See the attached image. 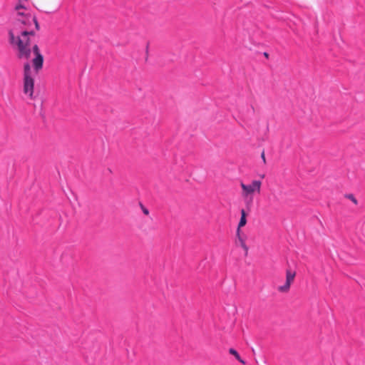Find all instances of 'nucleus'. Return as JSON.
Masks as SVG:
<instances>
[{
    "instance_id": "1",
    "label": "nucleus",
    "mask_w": 365,
    "mask_h": 365,
    "mask_svg": "<svg viewBox=\"0 0 365 365\" xmlns=\"http://www.w3.org/2000/svg\"><path fill=\"white\" fill-rule=\"evenodd\" d=\"M10 44L16 46L18 48L17 57L19 59H29L31 57V41L29 36L21 38L20 36H14L13 31L10 32Z\"/></svg>"
},
{
    "instance_id": "2",
    "label": "nucleus",
    "mask_w": 365,
    "mask_h": 365,
    "mask_svg": "<svg viewBox=\"0 0 365 365\" xmlns=\"http://www.w3.org/2000/svg\"><path fill=\"white\" fill-rule=\"evenodd\" d=\"M34 79L31 76V65L26 62L24 65V93L28 95L30 99H34Z\"/></svg>"
},
{
    "instance_id": "3",
    "label": "nucleus",
    "mask_w": 365,
    "mask_h": 365,
    "mask_svg": "<svg viewBox=\"0 0 365 365\" xmlns=\"http://www.w3.org/2000/svg\"><path fill=\"white\" fill-rule=\"evenodd\" d=\"M32 51L35 55V57L32 60V64L34 71L36 73L42 69L43 65V56L40 52L39 47L37 44H35L32 47Z\"/></svg>"
},
{
    "instance_id": "4",
    "label": "nucleus",
    "mask_w": 365,
    "mask_h": 365,
    "mask_svg": "<svg viewBox=\"0 0 365 365\" xmlns=\"http://www.w3.org/2000/svg\"><path fill=\"white\" fill-rule=\"evenodd\" d=\"M240 185L243 191V195L247 196L255 191L259 193L262 182L260 180H253L250 185H245L241 182Z\"/></svg>"
},
{
    "instance_id": "5",
    "label": "nucleus",
    "mask_w": 365,
    "mask_h": 365,
    "mask_svg": "<svg viewBox=\"0 0 365 365\" xmlns=\"http://www.w3.org/2000/svg\"><path fill=\"white\" fill-rule=\"evenodd\" d=\"M295 276V271H292L291 269H287L286 270V282L284 285L278 287V291L283 293L287 292L290 289L291 284L293 282Z\"/></svg>"
},
{
    "instance_id": "6",
    "label": "nucleus",
    "mask_w": 365,
    "mask_h": 365,
    "mask_svg": "<svg viewBox=\"0 0 365 365\" xmlns=\"http://www.w3.org/2000/svg\"><path fill=\"white\" fill-rule=\"evenodd\" d=\"M236 236H237L236 244L237 245L238 242L240 243V246L243 248V250L245 252V255L247 256L249 248L247 246V245L245 244V240L247 238L246 235H241V230H239V228H237V232H236Z\"/></svg>"
},
{
    "instance_id": "7",
    "label": "nucleus",
    "mask_w": 365,
    "mask_h": 365,
    "mask_svg": "<svg viewBox=\"0 0 365 365\" xmlns=\"http://www.w3.org/2000/svg\"><path fill=\"white\" fill-rule=\"evenodd\" d=\"M32 15L31 14H26V16H24L22 18H16L15 21L19 25H21L24 28H27L31 25Z\"/></svg>"
},
{
    "instance_id": "8",
    "label": "nucleus",
    "mask_w": 365,
    "mask_h": 365,
    "mask_svg": "<svg viewBox=\"0 0 365 365\" xmlns=\"http://www.w3.org/2000/svg\"><path fill=\"white\" fill-rule=\"evenodd\" d=\"M25 29L26 28L23 27L21 25H19L15 21H13L11 28L9 29V31H8L9 42L10 43V32L11 31H13L14 36H16H16H20V37H21V29Z\"/></svg>"
},
{
    "instance_id": "9",
    "label": "nucleus",
    "mask_w": 365,
    "mask_h": 365,
    "mask_svg": "<svg viewBox=\"0 0 365 365\" xmlns=\"http://www.w3.org/2000/svg\"><path fill=\"white\" fill-rule=\"evenodd\" d=\"M247 214H246V212L244 209H242L241 210V217H240V222H239V224H238V227L237 228H239V230L241 229L242 227H244L246 223H247Z\"/></svg>"
},
{
    "instance_id": "10",
    "label": "nucleus",
    "mask_w": 365,
    "mask_h": 365,
    "mask_svg": "<svg viewBox=\"0 0 365 365\" xmlns=\"http://www.w3.org/2000/svg\"><path fill=\"white\" fill-rule=\"evenodd\" d=\"M229 353L233 356H235V359L240 361V363H242V364H245V361H244L240 356V354H238V352L233 348H230L229 349Z\"/></svg>"
},
{
    "instance_id": "11",
    "label": "nucleus",
    "mask_w": 365,
    "mask_h": 365,
    "mask_svg": "<svg viewBox=\"0 0 365 365\" xmlns=\"http://www.w3.org/2000/svg\"><path fill=\"white\" fill-rule=\"evenodd\" d=\"M36 33L34 31H28L27 28L21 30V36L22 38H26L29 36H35Z\"/></svg>"
},
{
    "instance_id": "12",
    "label": "nucleus",
    "mask_w": 365,
    "mask_h": 365,
    "mask_svg": "<svg viewBox=\"0 0 365 365\" xmlns=\"http://www.w3.org/2000/svg\"><path fill=\"white\" fill-rule=\"evenodd\" d=\"M344 197L350 200H351L355 205L358 204V201L353 194H346Z\"/></svg>"
},
{
    "instance_id": "13",
    "label": "nucleus",
    "mask_w": 365,
    "mask_h": 365,
    "mask_svg": "<svg viewBox=\"0 0 365 365\" xmlns=\"http://www.w3.org/2000/svg\"><path fill=\"white\" fill-rule=\"evenodd\" d=\"M31 22H34V24H35L36 29L37 31H38L40 29V26H39L38 20L35 16H32Z\"/></svg>"
},
{
    "instance_id": "14",
    "label": "nucleus",
    "mask_w": 365,
    "mask_h": 365,
    "mask_svg": "<svg viewBox=\"0 0 365 365\" xmlns=\"http://www.w3.org/2000/svg\"><path fill=\"white\" fill-rule=\"evenodd\" d=\"M140 208H141V210H142L143 212L145 215H149V210H148V208H146V207H145V206H144L141 202H140Z\"/></svg>"
},
{
    "instance_id": "15",
    "label": "nucleus",
    "mask_w": 365,
    "mask_h": 365,
    "mask_svg": "<svg viewBox=\"0 0 365 365\" xmlns=\"http://www.w3.org/2000/svg\"><path fill=\"white\" fill-rule=\"evenodd\" d=\"M21 9H25V6L22 5L21 4H19L15 6V10L19 11Z\"/></svg>"
},
{
    "instance_id": "16",
    "label": "nucleus",
    "mask_w": 365,
    "mask_h": 365,
    "mask_svg": "<svg viewBox=\"0 0 365 365\" xmlns=\"http://www.w3.org/2000/svg\"><path fill=\"white\" fill-rule=\"evenodd\" d=\"M24 16H26V14H24L23 12L18 11L17 12V18H22Z\"/></svg>"
},
{
    "instance_id": "17",
    "label": "nucleus",
    "mask_w": 365,
    "mask_h": 365,
    "mask_svg": "<svg viewBox=\"0 0 365 365\" xmlns=\"http://www.w3.org/2000/svg\"><path fill=\"white\" fill-rule=\"evenodd\" d=\"M261 158L263 160V163L265 164L266 163V158H265V155H264V151H262V154H261Z\"/></svg>"
},
{
    "instance_id": "18",
    "label": "nucleus",
    "mask_w": 365,
    "mask_h": 365,
    "mask_svg": "<svg viewBox=\"0 0 365 365\" xmlns=\"http://www.w3.org/2000/svg\"><path fill=\"white\" fill-rule=\"evenodd\" d=\"M264 56L266 58H268L269 54H268L267 52H264Z\"/></svg>"
},
{
    "instance_id": "19",
    "label": "nucleus",
    "mask_w": 365,
    "mask_h": 365,
    "mask_svg": "<svg viewBox=\"0 0 365 365\" xmlns=\"http://www.w3.org/2000/svg\"><path fill=\"white\" fill-rule=\"evenodd\" d=\"M148 52V44L147 45V47H146V53Z\"/></svg>"
}]
</instances>
